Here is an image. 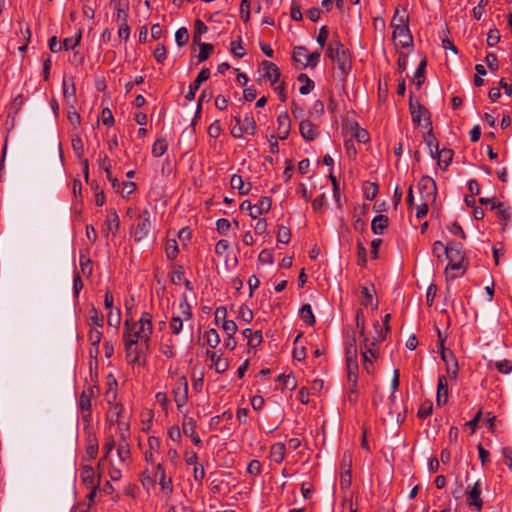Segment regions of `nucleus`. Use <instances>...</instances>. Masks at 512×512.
I'll use <instances>...</instances> for the list:
<instances>
[{
    "instance_id": "36",
    "label": "nucleus",
    "mask_w": 512,
    "mask_h": 512,
    "mask_svg": "<svg viewBox=\"0 0 512 512\" xmlns=\"http://www.w3.org/2000/svg\"><path fill=\"white\" fill-rule=\"evenodd\" d=\"M300 317L301 319L308 324L309 326H313L316 323L312 307L310 304H304L300 309Z\"/></svg>"
},
{
    "instance_id": "22",
    "label": "nucleus",
    "mask_w": 512,
    "mask_h": 512,
    "mask_svg": "<svg viewBox=\"0 0 512 512\" xmlns=\"http://www.w3.org/2000/svg\"><path fill=\"white\" fill-rule=\"evenodd\" d=\"M434 155L437 158V163L440 166V168L446 170L453 159L454 152L453 150L446 148L439 150V146L438 144H436Z\"/></svg>"
},
{
    "instance_id": "11",
    "label": "nucleus",
    "mask_w": 512,
    "mask_h": 512,
    "mask_svg": "<svg viewBox=\"0 0 512 512\" xmlns=\"http://www.w3.org/2000/svg\"><path fill=\"white\" fill-rule=\"evenodd\" d=\"M376 293L375 286L373 283H368L361 288V299L360 304L364 307L371 306L374 309L378 307V301H374V295Z\"/></svg>"
},
{
    "instance_id": "38",
    "label": "nucleus",
    "mask_w": 512,
    "mask_h": 512,
    "mask_svg": "<svg viewBox=\"0 0 512 512\" xmlns=\"http://www.w3.org/2000/svg\"><path fill=\"white\" fill-rule=\"evenodd\" d=\"M98 440L95 435H90L87 439L86 453L90 459L96 458L98 454Z\"/></svg>"
},
{
    "instance_id": "56",
    "label": "nucleus",
    "mask_w": 512,
    "mask_h": 512,
    "mask_svg": "<svg viewBox=\"0 0 512 512\" xmlns=\"http://www.w3.org/2000/svg\"><path fill=\"white\" fill-rule=\"evenodd\" d=\"M353 137L359 142V143H367L370 140V135L366 129H363L359 127L357 123H355V132L353 134Z\"/></svg>"
},
{
    "instance_id": "54",
    "label": "nucleus",
    "mask_w": 512,
    "mask_h": 512,
    "mask_svg": "<svg viewBox=\"0 0 512 512\" xmlns=\"http://www.w3.org/2000/svg\"><path fill=\"white\" fill-rule=\"evenodd\" d=\"M276 381L281 383L283 387L289 388L290 390L295 389L297 385L295 377L291 375L280 374Z\"/></svg>"
},
{
    "instance_id": "20",
    "label": "nucleus",
    "mask_w": 512,
    "mask_h": 512,
    "mask_svg": "<svg viewBox=\"0 0 512 512\" xmlns=\"http://www.w3.org/2000/svg\"><path fill=\"white\" fill-rule=\"evenodd\" d=\"M207 355L211 359L217 373L222 374L228 370V359L222 357L221 350L217 352H212L208 350Z\"/></svg>"
},
{
    "instance_id": "14",
    "label": "nucleus",
    "mask_w": 512,
    "mask_h": 512,
    "mask_svg": "<svg viewBox=\"0 0 512 512\" xmlns=\"http://www.w3.org/2000/svg\"><path fill=\"white\" fill-rule=\"evenodd\" d=\"M155 477H159V485L163 492L171 494L173 492L172 476H167L162 463L156 465Z\"/></svg>"
},
{
    "instance_id": "37",
    "label": "nucleus",
    "mask_w": 512,
    "mask_h": 512,
    "mask_svg": "<svg viewBox=\"0 0 512 512\" xmlns=\"http://www.w3.org/2000/svg\"><path fill=\"white\" fill-rule=\"evenodd\" d=\"M241 125L243 130L248 135H254L257 129L256 122L251 114L245 115L244 119H241Z\"/></svg>"
},
{
    "instance_id": "26",
    "label": "nucleus",
    "mask_w": 512,
    "mask_h": 512,
    "mask_svg": "<svg viewBox=\"0 0 512 512\" xmlns=\"http://www.w3.org/2000/svg\"><path fill=\"white\" fill-rule=\"evenodd\" d=\"M123 411L124 406L121 403H115L114 405H110V408L106 414L107 422H109L110 424L119 422V420L122 418Z\"/></svg>"
},
{
    "instance_id": "48",
    "label": "nucleus",
    "mask_w": 512,
    "mask_h": 512,
    "mask_svg": "<svg viewBox=\"0 0 512 512\" xmlns=\"http://www.w3.org/2000/svg\"><path fill=\"white\" fill-rule=\"evenodd\" d=\"M345 354L346 359L357 358V344L354 336L347 339L345 345Z\"/></svg>"
},
{
    "instance_id": "64",
    "label": "nucleus",
    "mask_w": 512,
    "mask_h": 512,
    "mask_svg": "<svg viewBox=\"0 0 512 512\" xmlns=\"http://www.w3.org/2000/svg\"><path fill=\"white\" fill-rule=\"evenodd\" d=\"M238 315L246 323H250L254 317L253 311L246 305L239 307Z\"/></svg>"
},
{
    "instance_id": "35",
    "label": "nucleus",
    "mask_w": 512,
    "mask_h": 512,
    "mask_svg": "<svg viewBox=\"0 0 512 512\" xmlns=\"http://www.w3.org/2000/svg\"><path fill=\"white\" fill-rule=\"evenodd\" d=\"M102 336L103 334L99 330V328H90L88 333V339L91 342L92 347L95 348V355H98L99 353V344L101 342Z\"/></svg>"
},
{
    "instance_id": "34",
    "label": "nucleus",
    "mask_w": 512,
    "mask_h": 512,
    "mask_svg": "<svg viewBox=\"0 0 512 512\" xmlns=\"http://www.w3.org/2000/svg\"><path fill=\"white\" fill-rule=\"evenodd\" d=\"M129 340H133V342H135V345L138 344L139 340H140V335L137 331L135 332H132V327L130 325V321L127 319L125 321V324H124V331H123V341H124V345H126V343L129 341Z\"/></svg>"
},
{
    "instance_id": "8",
    "label": "nucleus",
    "mask_w": 512,
    "mask_h": 512,
    "mask_svg": "<svg viewBox=\"0 0 512 512\" xmlns=\"http://www.w3.org/2000/svg\"><path fill=\"white\" fill-rule=\"evenodd\" d=\"M174 401L178 409L184 407L188 401V382L185 376L179 378L173 389Z\"/></svg>"
},
{
    "instance_id": "60",
    "label": "nucleus",
    "mask_w": 512,
    "mask_h": 512,
    "mask_svg": "<svg viewBox=\"0 0 512 512\" xmlns=\"http://www.w3.org/2000/svg\"><path fill=\"white\" fill-rule=\"evenodd\" d=\"M495 367L498 372L502 374H509L512 372V361L508 359H503L495 362Z\"/></svg>"
},
{
    "instance_id": "12",
    "label": "nucleus",
    "mask_w": 512,
    "mask_h": 512,
    "mask_svg": "<svg viewBox=\"0 0 512 512\" xmlns=\"http://www.w3.org/2000/svg\"><path fill=\"white\" fill-rule=\"evenodd\" d=\"M210 77V70L208 68H202V70L197 75L196 79L189 85V91L185 95L186 100L192 101L195 98L196 92L198 91L200 85L208 80Z\"/></svg>"
},
{
    "instance_id": "15",
    "label": "nucleus",
    "mask_w": 512,
    "mask_h": 512,
    "mask_svg": "<svg viewBox=\"0 0 512 512\" xmlns=\"http://www.w3.org/2000/svg\"><path fill=\"white\" fill-rule=\"evenodd\" d=\"M449 397V389L448 382L445 375H440L438 377L437 383V394H436V404L438 406H443L448 402Z\"/></svg>"
},
{
    "instance_id": "2",
    "label": "nucleus",
    "mask_w": 512,
    "mask_h": 512,
    "mask_svg": "<svg viewBox=\"0 0 512 512\" xmlns=\"http://www.w3.org/2000/svg\"><path fill=\"white\" fill-rule=\"evenodd\" d=\"M444 255L448 260L446 272L450 270H466L467 266L464 265L465 254L463 245L459 242H450L445 246Z\"/></svg>"
},
{
    "instance_id": "55",
    "label": "nucleus",
    "mask_w": 512,
    "mask_h": 512,
    "mask_svg": "<svg viewBox=\"0 0 512 512\" xmlns=\"http://www.w3.org/2000/svg\"><path fill=\"white\" fill-rule=\"evenodd\" d=\"M491 210H498V216L505 220V221H510L511 220V212H510V209L509 208H505L503 203L501 202H498V203H493V205L490 207Z\"/></svg>"
},
{
    "instance_id": "9",
    "label": "nucleus",
    "mask_w": 512,
    "mask_h": 512,
    "mask_svg": "<svg viewBox=\"0 0 512 512\" xmlns=\"http://www.w3.org/2000/svg\"><path fill=\"white\" fill-rule=\"evenodd\" d=\"M73 151L78 159H81V164L83 166V173L86 182L89 180V161L88 159H83L84 156V144L80 136L75 135L71 140Z\"/></svg>"
},
{
    "instance_id": "7",
    "label": "nucleus",
    "mask_w": 512,
    "mask_h": 512,
    "mask_svg": "<svg viewBox=\"0 0 512 512\" xmlns=\"http://www.w3.org/2000/svg\"><path fill=\"white\" fill-rule=\"evenodd\" d=\"M440 356L442 361L445 363L448 376L451 379L456 380L459 373V365L456 356L447 348L442 349Z\"/></svg>"
},
{
    "instance_id": "16",
    "label": "nucleus",
    "mask_w": 512,
    "mask_h": 512,
    "mask_svg": "<svg viewBox=\"0 0 512 512\" xmlns=\"http://www.w3.org/2000/svg\"><path fill=\"white\" fill-rule=\"evenodd\" d=\"M196 425V420L192 417H189L184 420L182 429L184 435L190 437L194 445L199 446L202 444V441L199 435L196 433Z\"/></svg>"
},
{
    "instance_id": "63",
    "label": "nucleus",
    "mask_w": 512,
    "mask_h": 512,
    "mask_svg": "<svg viewBox=\"0 0 512 512\" xmlns=\"http://www.w3.org/2000/svg\"><path fill=\"white\" fill-rule=\"evenodd\" d=\"M67 118L74 127L79 126L81 123V117L79 113L76 111L73 104L70 105V108L67 112Z\"/></svg>"
},
{
    "instance_id": "28",
    "label": "nucleus",
    "mask_w": 512,
    "mask_h": 512,
    "mask_svg": "<svg viewBox=\"0 0 512 512\" xmlns=\"http://www.w3.org/2000/svg\"><path fill=\"white\" fill-rule=\"evenodd\" d=\"M376 339H374L370 344L368 342H364V348L362 351V356L364 360V364H370L372 366V359H375L377 356V349H375Z\"/></svg>"
},
{
    "instance_id": "52",
    "label": "nucleus",
    "mask_w": 512,
    "mask_h": 512,
    "mask_svg": "<svg viewBox=\"0 0 512 512\" xmlns=\"http://www.w3.org/2000/svg\"><path fill=\"white\" fill-rule=\"evenodd\" d=\"M345 399L352 405L358 401V384H348Z\"/></svg>"
},
{
    "instance_id": "1",
    "label": "nucleus",
    "mask_w": 512,
    "mask_h": 512,
    "mask_svg": "<svg viewBox=\"0 0 512 512\" xmlns=\"http://www.w3.org/2000/svg\"><path fill=\"white\" fill-rule=\"evenodd\" d=\"M325 55L337 63V67L343 78L349 74L352 68V61L349 50L341 42L339 34L334 33L328 43Z\"/></svg>"
},
{
    "instance_id": "43",
    "label": "nucleus",
    "mask_w": 512,
    "mask_h": 512,
    "mask_svg": "<svg viewBox=\"0 0 512 512\" xmlns=\"http://www.w3.org/2000/svg\"><path fill=\"white\" fill-rule=\"evenodd\" d=\"M179 252L178 243L176 239H168L166 241L165 253L169 260H174Z\"/></svg>"
},
{
    "instance_id": "10",
    "label": "nucleus",
    "mask_w": 512,
    "mask_h": 512,
    "mask_svg": "<svg viewBox=\"0 0 512 512\" xmlns=\"http://www.w3.org/2000/svg\"><path fill=\"white\" fill-rule=\"evenodd\" d=\"M466 503L469 507H474L480 511L483 507L481 499V483L480 480L476 481L470 491L467 492Z\"/></svg>"
},
{
    "instance_id": "59",
    "label": "nucleus",
    "mask_w": 512,
    "mask_h": 512,
    "mask_svg": "<svg viewBox=\"0 0 512 512\" xmlns=\"http://www.w3.org/2000/svg\"><path fill=\"white\" fill-rule=\"evenodd\" d=\"M175 40L178 46L182 47L187 44L189 40V33L187 28L181 27L175 33Z\"/></svg>"
},
{
    "instance_id": "17",
    "label": "nucleus",
    "mask_w": 512,
    "mask_h": 512,
    "mask_svg": "<svg viewBox=\"0 0 512 512\" xmlns=\"http://www.w3.org/2000/svg\"><path fill=\"white\" fill-rule=\"evenodd\" d=\"M299 131L306 141H313L319 136L318 127L310 120H302L299 125Z\"/></svg>"
},
{
    "instance_id": "3",
    "label": "nucleus",
    "mask_w": 512,
    "mask_h": 512,
    "mask_svg": "<svg viewBox=\"0 0 512 512\" xmlns=\"http://www.w3.org/2000/svg\"><path fill=\"white\" fill-rule=\"evenodd\" d=\"M98 390L97 386H89L83 390L80 394L78 405L81 411L82 421L87 425L90 424L92 412H91V400L95 396Z\"/></svg>"
},
{
    "instance_id": "30",
    "label": "nucleus",
    "mask_w": 512,
    "mask_h": 512,
    "mask_svg": "<svg viewBox=\"0 0 512 512\" xmlns=\"http://www.w3.org/2000/svg\"><path fill=\"white\" fill-rule=\"evenodd\" d=\"M80 477L82 482L88 487L97 485L95 483L94 469L89 465H85L81 468Z\"/></svg>"
},
{
    "instance_id": "46",
    "label": "nucleus",
    "mask_w": 512,
    "mask_h": 512,
    "mask_svg": "<svg viewBox=\"0 0 512 512\" xmlns=\"http://www.w3.org/2000/svg\"><path fill=\"white\" fill-rule=\"evenodd\" d=\"M204 338L206 339L207 345L211 348H216L220 343V336L214 328L206 331Z\"/></svg>"
},
{
    "instance_id": "41",
    "label": "nucleus",
    "mask_w": 512,
    "mask_h": 512,
    "mask_svg": "<svg viewBox=\"0 0 512 512\" xmlns=\"http://www.w3.org/2000/svg\"><path fill=\"white\" fill-rule=\"evenodd\" d=\"M88 324L91 327L95 326L94 328H101L104 325V317L98 312L95 306H92L91 308V316L88 320Z\"/></svg>"
},
{
    "instance_id": "29",
    "label": "nucleus",
    "mask_w": 512,
    "mask_h": 512,
    "mask_svg": "<svg viewBox=\"0 0 512 512\" xmlns=\"http://www.w3.org/2000/svg\"><path fill=\"white\" fill-rule=\"evenodd\" d=\"M117 454L122 462H126L131 458L130 446L126 441V435L124 433L121 434V442L118 445Z\"/></svg>"
},
{
    "instance_id": "61",
    "label": "nucleus",
    "mask_w": 512,
    "mask_h": 512,
    "mask_svg": "<svg viewBox=\"0 0 512 512\" xmlns=\"http://www.w3.org/2000/svg\"><path fill=\"white\" fill-rule=\"evenodd\" d=\"M358 265L365 267L367 264V250L361 241L357 243Z\"/></svg>"
},
{
    "instance_id": "53",
    "label": "nucleus",
    "mask_w": 512,
    "mask_h": 512,
    "mask_svg": "<svg viewBox=\"0 0 512 512\" xmlns=\"http://www.w3.org/2000/svg\"><path fill=\"white\" fill-rule=\"evenodd\" d=\"M356 328L359 330V333L363 337V342H368L369 339L365 336L364 313L361 309H358L356 312Z\"/></svg>"
},
{
    "instance_id": "21",
    "label": "nucleus",
    "mask_w": 512,
    "mask_h": 512,
    "mask_svg": "<svg viewBox=\"0 0 512 512\" xmlns=\"http://www.w3.org/2000/svg\"><path fill=\"white\" fill-rule=\"evenodd\" d=\"M262 67L264 70V77L271 82V85H274L279 81L281 72L275 63L264 60L262 62Z\"/></svg>"
},
{
    "instance_id": "24",
    "label": "nucleus",
    "mask_w": 512,
    "mask_h": 512,
    "mask_svg": "<svg viewBox=\"0 0 512 512\" xmlns=\"http://www.w3.org/2000/svg\"><path fill=\"white\" fill-rule=\"evenodd\" d=\"M272 200L268 196H263L259 199L258 203L252 205L253 211L250 213V217L256 219L262 214H266L271 209Z\"/></svg>"
},
{
    "instance_id": "6",
    "label": "nucleus",
    "mask_w": 512,
    "mask_h": 512,
    "mask_svg": "<svg viewBox=\"0 0 512 512\" xmlns=\"http://www.w3.org/2000/svg\"><path fill=\"white\" fill-rule=\"evenodd\" d=\"M422 200L435 202L437 195L436 182L429 176H423L418 182Z\"/></svg>"
},
{
    "instance_id": "18",
    "label": "nucleus",
    "mask_w": 512,
    "mask_h": 512,
    "mask_svg": "<svg viewBox=\"0 0 512 512\" xmlns=\"http://www.w3.org/2000/svg\"><path fill=\"white\" fill-rule=\"evenodd\" d=\"M125 347L126 359L129 364H140V357L143 352V349L139 347L138 344L135 345L133 340H129Z\"/></svg>"
},
{
    "instance_id": "4",
    "label": "nucleus",
    "mask_w": 512,
    "mask_h": 512,
    "mask_svg": "<svg viewBox=\"0 0 512 512\" xmlns=\"http://www.w3.org/2000/svg\"><path fill=\"white\" fill-rule=\"evenodd\" d=\"M409 110L411 113L412 121L415 125L419 126L421 121L424 120L425 128L432 126L428 109L419 101H414L412 94L409 96Z\"/></svg>"
},
{
    "instance_id": "27",
    "label": "nucleus",
    "mask_w": 512,
    "mask_h": 512,
    "mask_svg": "<svg viewBox=\"0 0 512 512\" xmlns=\"http://www.w3.org/2000/svg\"><path fill=\"white\" fill-rule=\"evenodd\" d=\"M388 217L385 215H377L373 218L371 223V230L374 234H382L388 226Z\"/></svg>"
},
{
    "instance_id": "50",
    "label": "nucleus",
    "mask_w": 512,
    "mask_h": 512,
    "mask_svg": "<svg viewBox=\"0 0 512 512\" xmlns=\"http://www.w3.org/2000/svg\"><path fill=\"white\" fill-rule=\"evenodd\" d=\"M321 51L322 50L318 49V50L312 52L311 54H308V56L306 58V62H301L302 69H305L308 66H310L312 68L316 67L320 60Z\"/></svg>"
},
{
    "instance_id": "49",
    "label": "nucleus",
    "mask_w": 512,
    "mask_h": 512,
    "mask_svg": "<svg viewBox=\"0 0 512 512\" xmlns=\"http://www.w3.org/2000/svg\"><path fill=\"white\" fill-rule=\"evenodd\" d=\"M81 39H82V31L78 30V32L76 33V35L74 37H68L63 40V43H62L63 48L65 50L74 49L75 47H77L80 44Z\"/></svg>"
},
{
    "instance_id": "42",
    "label": "nucleus",
    "mask_w": 512,
    "mask_h": 512,
    "mask_svg": "<svg viewBox=\"0 0 512 512\" xmlns=\"http://www.w3.org/2000/svg\"><path fill=\"white\" fill-rule=\"evenodd\" d=\"M207 30L206 24L202 20L196 19L194 22L193 43H200L201 35L206 33Z\"/></svg>"
},
{
    "instance_id": "5",
    "label": "nucleus",
    "mask_w": 512,
    "mask_h": 512,
    "mask_svg": "<svg viewBox=\"0 0 512 512\" xmlns=\"http://www.w3.org/2000/svg\"><path fill=\"white\" fill-rule=\"evenodd\" d=\"M152 228L151 216L148 210H144L137 217V226L134 233V239L136 242H140L144 238H146Z\"/></svg>"
},
{
    "instance_id": "40",
    "label": "nucleus",
    "mask_w": 512,
    "mask_h": 512,
    "mask_svg": "<svg viewBox=\"0 0 512 512\" xmlns=\"http://www.w3.org/2000/svg\"><path fill=\"white\" fill-rule=\"evenodd\" d=\"M137 332L140 335V341L146 345V348H148V343L151 339V335L153 332V326L147 324H140Z\"/></svg>"
},
{
    "instance_id": "44",
    "label": "nucleus",
    "mask_w": 512,
    "mask_h": 512,
    "mask_svg": "<svg viewBox=\"0 0 512 512\" xmlns=\"http://www.w3.org/2000/svg\"><path fill=\"white\" fill-rule=\"evenodd\" d=\"M62 86H63V96H64V99L68 103L73 104L75 102V99H76V88H75L74 83H72L71 86L69 87L67 82H66V80L64 79L63 83H62Z\"/></svg>"
},
{
    "instance_id": "33",
    "label": "nucleus",
    "mask_w": 512,
    "mask_h": 512,
    "mask_svg": "<svg viewBox=\"0 0 512 512\" xmlns=\"http://www.w3.org/2000/svg\"><path fill=\"white\" fill-rule=\"evenodd\" d=\"M427 61L426 59L421 60L419 63L415 73L413 83L419 89L425 81V69H426Z\"/></svg>"
},
{
    "instance_id": "39",
    "label": "nucleus",
    "mask_w": 512,
    "mask_h": 512,
    "mask_svg": "<svg viewBox=\"0 0 512 512\" xmlns=\"http://www.w3.org/2000/svg\"><path fill=\"white\" fill-rule=\"evenodd\" d=\"M197 45H199V54L197 55V58H198V62H204L206 61L211 52L214 50V46L210 43H205V42H201L200 43H196Z\"/></svg>"
},
{
    "instance_id": "23",
    "label": "nucleus",
    "mask_w": 512,
    "mask_h": 512,
    "mask_svg": "<svg viewBox=\"0 0 512 512\" xmlns=\"http://www.w3.org/2000/svg\"><path fill=\"white\" fill-rule=\"evenodd\" d=\"M409 25V15L405 9L395 8L390 26L393 30Z\"/></svg>"
},
{
    "instance_id": "45",
    "label": "nucleus",
    "mask_w": 512,
    "mask_h": 512,
    "mask_svg": "<svg viewBox=\"0 0 512 512\" xmlns=\"http://www.w3.org/2000/svg\"><path fill=\"white\" fill-rule=\"evenodd\" d=\"M168 148V143L165 139H157L152 145V155L154 157H161Z\"/></svg>"
},
{
    "instance_id": "58",
    "label": "nucleus",
    "mask_w": 512,
    "mask_h": 512,
    "mask_svg": "<svg viewBox=\"0 0 512 512\" xmlns=\"http://www.w3.org/2000/svg\"><path fill=\"white\" fill-rule=\"evenodd\" d=\"M179 309H180V312L182 314V319L183 321L184 320H191L192 317H193V313H192V309H191V306L190 304L188 303L187 299L184 298L180 303H179Z\"/></svg>"
},
{
    "instance_id": "57",
    "label": "nucleus",
    "mask_w": 512,
    "mask_h": 512,
    "mask_svg": "<svg viewBox=\"0 0 512 512\" xmlns=\"http://www.w3.org/2000/svg\"><path fill=\"white\" fill-rule=\"evenodd\" d=\"M378 190H379V186L377 183H374V182L367 183V185H365L363 188L364 197L367 200H373L376 197Z\"/></svg>"
},
{
    "instance_id": "19",
    "label": "nucleus",
    "mask_w": 512,
    "mask_h": 512,
    "mask_svg": "<svg viewBox=\"0 0 512 512\" xmlns=\"http://www.w3.org/2000/svg\"><path fill=\"white\" fill-rule=\"evenodd\" d=\"M278 139L285 140L288 138L291 129V120L287 112H282L278 118Z\"/></svg>"
},
{
    "instance_id": "31",
    "label": "nucleus",
    "mask_w": 512,
    "mask_h": 512,
    "mask_svg": "<svg viewBox=\"0 0 512 512\" xmlns=\"http://www.w3.org/2000/svg\"><path fill=\"white\" fill-rule=\"evenodd\" d=\"M105 224L107 225L108 231H111L113 235L118 233L120 228V220L116 210L110 211Z\"/></svg>"
},
{
    "instance_id": "51",
    "label": "nucleus",
    "mask_w": 512,
    "mask_h": 512,
    "mask_svg": "<svg viewBox=\"0 0 512 512\" xmlns=\"http://www.w3.org/2000/svg\"><path fill=\"white\" fill-rule=\"evenodd\" d=\"M276 238L277 242L288 244L291 239V230L284 225H279Z\"/></svg>"
},
{
    "instance_id": "47",
    "label": "nucleus",
    "mask_w": 512,
    "mask_h": 512,
    "mask_svg": "<svg viewBox=\"0 0 512 512\" xmlns=\"http://www.w3.org/2000/svg\"><path fill=\"white\" fill-rule=\"evenodd\" d=\"M230 51L236 58H243L246 55L245 49L242 45L241 36L230 44Z\"/></svg>"
},
{
    "instance_id": "32",
    "label": "nucleus",
    "mask_w": 512,
    "mask_h": 512,
    "mask_svg": "<svg viewBox=\"0 0 512 512\" xmlns=\"http://www.w3.org/2000/svg\"><path fill=\"white\" fill-rule=\"evenodd\" d=\"M297 80L303 83V85L299 88V92L302 95L309 94L315 87L314 81L304 73L299 74Z\"/></svg>"
},
{
    "instance_id": "62",
    "label": "nucleus",
    "mask_w": 512,
    "mask_h": 512,
    "mask_svg": "<svg viewBox=\"0 0 512 512\" xmlns=\"http://www.w3.org/2000/svg\"><path fill=\"white\" fill-rule=\"evenodd\" d=\"M233 120L235 122V126L231 129V135L234 138H241L245 131L243 130V127L241 125V117L240 115H235L233 117Z\"/></svg>"
},
{
    "instance_id": "25",
    "label": "nucleus",
    "mask_w": 512,
    "mask_h": 512,
    "mask_svg": "<svg viewBox=\"0 0 512 512\" xmlns=\"http://www.w3.org/2000/svg\"><path fill=\"white\" fill-rule=\"evenodd\" d=\"M286 453V447L285 444L282 442L273 444L270 448V458L272 461H274L277 464H280L283 462L285 458Z\"/></svg>"
},
{
    "instance_id": "13",
    "label": "nucleus",
    "mask_w": 512,
    "mask_h": 512,
    "mask_svg": "<svg viewBox=\"0 0 512 512\" xmlns=\"http://www.w3.org/2000/svg\"><path fill=\"white\" fill-rule=\"evenodd\" d=\"M392 37L393 39H399V45L401 48H409L413 46V36L409 29V25L393 30Z\"/></svg>"
}]
</instances>
